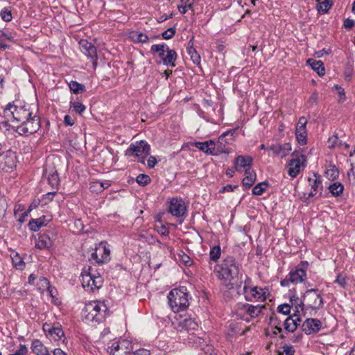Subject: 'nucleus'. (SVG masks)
I'll return each instance as SVG.
<instances>
[{
	"label": "nucleus",
	"mask_w": 355,
	"mask_h": 355,
	"mask_svg": "<svg viewBox=\"0 0 355 355\" xmlns=\"http://www.w3.org/2000/svg\"><path fill=\"white\" fill-rule=\"evenodd\" d=\"M85 320L88 324L96 325L103 322L109 315V310L104 301H90L83 309Z\"/></svg>",
	"instance_id": "f257e3e1"
},
{
	"label": "nucleus",
	"mask_w": 355,
	"mask_h": 355,
	"mask_svg": "<svg viewBox=\"0 0 355 355\" xmlns=\"http://www.w3.org/2000/svg\"><path fill=\"white\" fill-rule=\"evenodd\" d=\"M33 113V110L29 105L19 106L10 103L6 106L3 110L5 117L11 122V125L19 124L27 117H31Z\"/></svg>",
	"instance_id": "f03ea898"
},
{
	"label": "nucleus",
	"mask_w": 355,
	"mask_h": 355,
	"mask_svg": "<svg viewBox=\"0 0 355 355\" xmlns=\"http://www.w3.org/2000/svg\"><path fill=\"white\" fill-rule=\"evenodd\" d=\"M168 304L174 312L187 309L189 305L187 289L184 286L171 290L168 295Z\"/></svg>",
	"instance_id": "7ed1b4c3"
},
{
	"label": "nucleus",
	"mask_w": 355,
	"mask_h": 355,
	"mask_svg": "<svg viewBox=\"0 0 355 355\" xmlns=\"http://www.w3.org/2000/svg\"><path fill=\"white\" fill-rule=\"evenodd\" d=\"M12 129L16 131L19 135L28 136L36 132L40 128V118L34 112L31 117L22 121L19 124L10 125Z\"/></svg>",
	"instance_id": "20e7f679"
},
{
	"label": "nucleus",
	"mask_w": 355,
	"mask_h": 355,
	"mask_svg": "<svg viewBox=\"0 0 355 355\" xmlns=\"http://www.w3.org/2000/svg\"><path fill=\"white\" fill-rule=\"evenodd\" d=\"M216 272L218 278L224 280H230L234 277H238L239 275V266L234 257H227L218 266Z\"/></svg>",
	"instance_id": "39448f33"
},
{
	"label": "nucleus",
	"mask_w": 355,
	"mask_h": 355,
	"mask_svg": "<svg viewBox=\"0 0 355 355\" xmlns=\"http://www.w3.org/2000/svg\"><path fill=\"white\" fill-rule=\"evenodd\" d=\"M323 304L322 297L318 293V289L311 288L307 290L302 297V300L300 301V307L301 311L304 310V306L311 308L312 309H318Z\"/></svg>",
	"instance_id": "423d86ee"
},
{
	"label": "nucleus",
	"mask_w": 355,
	"mask_h": 355,
	"mask_svg": "<svg viewBox=\"0 0 355 355\" xmlns=\"http://www.w3.org/2000/svg\"><path fill=\"white\" fill-rule=\"evenodd\" d=\"M306 156L299 154L297 151L292 153V159L286 165L288 173L292 178H295L300 172L301 168L304 166Z\"/></svg>",
	"instance_id": "0eeeda50"
},
{
	"label": "nucleus",
	"mask_w": 355,
	"mask_h": 355,
	"mask_svg": "<svg viewBox=\"0 0 355 355\" xmlns=\"http://www.w3.org/2000/svg\"><path fill=\"white\" fill-rule=\"evenodd\" d=\"M17 156L11 150L0 153V170L8 172L15 168Z\"/></svg>",
	"instance_id": "6e6552de"
},
{
	"label": "nucleus",
	"mask_w": 355,
	"mask_h": 355,
	"mask_svg": "<svg viewBox=\"0 0 355 355\" xmlns=\"http://www.w3.org/2000/svg\"><path fill=\"white\" fill-rule=\"evenodd\" d=\"M306 278V272L302 268L299 267L290 271L288 275L281 281L280 284L282 286H289L291 283L297 284L304 282Z\"/></svg>",
	"instance_id": "1a4fd4ad"
},
{
	"label": "nucleus",
	"mask_w": 355,
	"mask_h": 355,
	"mask_svg": "<svg viewBox=\"0 0 355 355\" xmlns=\"http://www.w3.org/2000/svg\"><path fill=\"white\" fill-rule=\"evenodd\" d=\"M128 151L136 157H141L140 162L144 163V157L150 155V146L146 141L141 140L132 144Z\"/></svg>",
	"instance_id": "9d476101"
},
{
	"label": "nucleus",
	"mask_w": 355,
	"mask_h": 355,
	"mask_svg": "<svg viewBox=\"0 0 355 355\" xmlns=\"http://www.w3.org/2000/svg\"><path fill=\"white\" fill-rule=\"evenodd\" d=\"M251 282V279L245 276V278L244 279V286L243 287V294H245V297L246 300L248 301H252L253 299H256L257 300L263 301L266 300V295L265 292H263V289L261 288H259L257 286H255L254 288H250V293H248V284H250Z\"/></svg>",
	"instance_id": "9b49d317"
},
{
	"label": "nucleus",
	"mask_w": 355,
	"mask_h": 355,
	"mask_svg": "<svg viewBox=\"0 0 355 355\" xmlns=\"http://www.w3.org/2000/svg\"><path fill=\"white\" fill-rule=\"evenodd\" d=\"M80 51L89 58L91 59L93 67L95 69L97 65V50L96 46L86 40H81L79 42Z\"/></svg>",
	"instance_id": "f8f14e48"
},
{
	"label": "nucleus",
	"mask_w": 355,
	"mask_h": 355,
	"mask_svg": "<svg viewBox=\"0 0 355 355\" xmlns=\"http://www.w3.org/2000/svg\"><path fill=\"white\" fill-rule=\"evenodd\" d=\"M110 250L106 248L105 245L100 243L95 248V251L92 253L90 260L94 261L96 263H103L110 259Z\"/></svg>",
	"instance_id": "ddd939ff"
},
{
	"label": "nucleus",
	"mask_w": 355,
	"mask_h": 355,
	"mask_svg": "<svg viewBox=\"0 0 355 355\" xmlns=\"http://www.w3.org/2000/svg\"><path fill=\"white\" fill-rule=\"evenodd\" d=\"M168 211L173 216L182 217L186 214L187 207L181 198H173L169 202Z\"/></svg>",
	"instance_id": "4468645a"
},
{
	"label": "nucleus",
	"mask_w": 355,
	"mask_h": 355,
	"mask_svg": "<svg viewBox=\"0 0 355 355\" xmlns=\"http://www.w3.org/2000/svg\"><path fill=\"white\" fill-rule=\"evenodd\" d=\"M132 351L131 343L126 340L114 343L110 349L112 355H130Z\"/></svg>",
	"instance_id": "2eb2a0df"
},
{
	"label": "nucleus",
	"mask_w": 355,
	"mask_h": 355,
	"mask_svg": "<svg viewBox=\"0 0 355 355\" xmlns=\"http://www.w3.org/2000/svg\"><path fill=\"white\" fill-rule=\"evenodd\" d=\"M253 159L251 156L239 155L234 160V168L236 171L242 173L246 170L252 169Z\"/></svg>",
	"instance_id": "dca6fc26"
},
{
	"label": "nucleus",
	"mask_w": 355,
	"mask_h": 355,
	"mask_svg": "<svg viewBox=\"0 0 355 355\" xmlns=\"http://www.w3.org/2000/svg\"><path fill=\"white\" fill-rule=\"evenodd\" d=\"M307 120L304 116H302L299 119L295 128V136L298 143L301 145H304L306 143V125Z\"/></svg>",
	"instance_id": "f3484780"
},
{
	"label": "nucleus",
	"mask_w": 355,
	"mask_h": 355,
	"mask_svg": "<svg viewBox=\"0 0 355 355\" xmlns=\"http://www.w3.org/2000/svg\"><path fill=\"white\" fill-rule=\"evenodd\" d=\"M321 327V321L315 318H307L302 324V329L306 335L319 331Z\"/></svg>",
	"instance_id": "a211bd4d"
},
{
	"label": "nucleus",
	"mask_w": 355,
	"mask_h": 355,
	"mask_svg": "<svg viewBox=\"0 0 355 355\" xmlns=\"http://www.w3.org/2000/svg\"><path fill=\"white\" fill-rule=\"evenodd\" d=\"M268 149L272 151L275 156L284 158L288 155L292 148L290 143H284L283 144H272Z\"/></svg>",
	"instance_id": "6ab92c4d"
},
{
	"label": "nucleus",
	"mask_w": 355,
	"mask_h": 355,
	"mask_svg": "<svg viewBox=\"0 0 355 355\" xmlns=\"http://www.w3.org/2000/svg\"><path fill=\"white\" fill-rule=\"evenodd\" d=\"M215 146V142L213 140H209L204 142L196 141L193 144V146H195L207 155H216Z\"/></svg>",
	"instance_id": "aec40b11"
},
{
	"label": "nucleus",
	"mask_w": 355,
	"mask_h": 355,
	"mask_svg": "<svg viewBox=\"0 0 355 355\" xmlns=\"http://www.w3.org/2000/svg\"><path fill=\"white\" fill-rule=\"evenodd\" d=\"M44 176L47 179L49 184L52 187L58 186L59 182L58 175L53 167H46L44 172Z\"/></svg>",
	"instance_id": "412c9836"
},
{
	"label": "nucleus",
	"mask_w": 355,
	"mask_h": 355,
	"mask_svg": "<svg viewBox=\"0 0 355 355\" xmlns=\"http://www.w3.org/2000/svg\"><path fill=\"white\" fill-rule=\"evenodd\" d=\"M179 327H180V331H192L196 330L198 327V324L195 321L193 318H185L179 322Z\"/></svg>",
	"instance_id": "4be33fe9"
},
{
	"label": "nucleus",
	"mask_w": 355,
	"mask_h": 355,
	"mask_svg": "<svg viewBox=\"0 0 355 355\" xmlns=\"http://www.w3.org/2000/svg\"><path fill=\"white\" fill-rule=\"evenodd\" d=\"M52 244V240L49 236L46 234L40 235L35 242V246L39 249L50 248Z\"/></svg>",
	"instance_id": "5701e85b"
},
{
	"label": "nucleus",
	"mask_w": 355,
	"mask_h": 355,
	"mask_svg": "<svg viewBox=\"0 0 355 355\" xmlns=\"http://www.w3.org/2000/svg\"><path fill=\"white\" fill-rule=\"evenodd\" d=\"M233 135H234V131L229 130V131H226L225 132H224L219 137L218 141L219 146H218V148H220L221 152H223L225 153H230V150H223L221 146H225V144H229L230 141H232Z\"/></svg>",
	"instance_id": "b1692460"
},
{
	"label": "nucleus",
	"mask_w": 355,
	"mask_h": 355,
	"mask_svg": "<svg viewBox=\"0 0 355 355\" xmlns=\"http://www.w3.org/2000/svg\"><path fill=\"white\" fill-rule=\"evenodd\" d=\"M328 147L329 148H340L344 149L349 148V146L343 142L339 138L337 134L332 135L328 139Z\"/></svg>",
	"instance_id": "393cba45"
},
{
	"label": "nucleus",
	"mask_w": 355,
	"mask_h": 355,
	"mask_svg": "<svg viewBox=\"0 0 355 355\" xmlns=\"http://www.w3.org/2000/svg\"><path fill=\"white\" fill-rule=\"evenodd\" d=\"M264 308L265 306L263 305L258 304L257 306H253L249 304H245L243 305L242 309L252 318H254L258 316Z\"/></svg>",
	"instance_id": "a878e982"
},
{
	"label": "nucleus",
	"mask_w": 355,
	"mask_h": 355,
	"mask_svg": "<svg viewBox=\"0 0 355 355\" xmlns=\"http://www.w3.org/2000/svg\"><path fill=\"white\" fill-rule=\"evenodd\" d=\"M256 173L252 170H246L245 178L243 179L242 184L245 189L250 188L256 181Z\"/></svg>",
	"instance_id": "bb28decb"
},
{
	"label": "nucleus",
	"mask_w": 355,
	"mask_h": 355,
	"mask_svg": "<svg viewBox=\"0 0 355 355\" xmlns=\"http://www.w3.org/2000/svg\"><path fill=\"white\" fill-rule=\"evenodd\" d=\"M187 53L190 55L192 62L196 64L200 65V56L197 51L193 48V44L192 40H190L188 44Z\"/></svg>",
	"instance_id": "cd10ccee"
},
{
	"label": "nucleus",
	"mask_w": 355,
	"mask_h": 355,
	"mask_svg": "<svg viewBox=\"0 0 355 355\" xmlns=\"http://www.w3.org/2000/svg\"><path fill=\"white\" fill-rule=\"evenodd\" d=\"M31 349L36 355H44L48 352L47 348L37 339L34 340L31 344Z\"/></svg>",
	"instance_id": "c85d7f7f"
},
{
	"label": "nucleus",
	"mask_w": 355,
	"mask_h": 355,
	"mask_svg": "<svg viewBox=\"0 0 355 355\" xmlns=\"http://www.w3.org/2000/svg\"><path fill=\"white\" fill-rule=\"evenodd\" d=\"M45 216H42L37 219H31L28 223V227L31 231L37 232L38 231L42 226H45L46 224L45 223Z\"/></svg>",
	"instance_id": "c756f323"
},
{
	"label": "nucleus",
	"mask_w": 355,
	"mask_h": 355,
	"mask_svg": "<svg viewBox=\"0 0 355 355\" xmlns=\"http://www.w3.org/2000/svg\"><path fill=\"white\" fill-rule=\"evenodd\" d=\"M166 55L163 58L162 62L166 66L175 67V62L177 59V53L176 52L168 48V50L166 51Z\"/></svg>",
	"instance_id": "7c9ffc66"
},
{
	"label": "nucleus",
	"mask_w": 355,
	"mask_h": 355,
	"mask_svg": "<svg viewBox=\"0 0 355 355\" xmlns=\"http://www.w3.org/2000/svg\"><path fill=\"white\" fill-rule=\"evenodd\" d=\"M307 63L311 66V68L316 71L319 76H323L324 74V67L322 61L309 59L307 60Z\"/></svg>",
	"instance_id": "2f4dec72"
},
{
	"label": "nucleus",
	"mask_w": 355,
	"mask_h": 355,
	"mask_svg": "<svg viewBox=\"0 0 355 355\" xmlns=\"http://www.w3.org/2000/svg\"><path fill=\"white\" fill-rule=\"evenodd\" d=\"M309 181L312 183H310L311 185V191L309 193V197H314L316 196L317 192L318 191V189L320 187L322 188V182L319 178H317L316 175H315L314 179H311V178H309Z\"/></svg>",
	"instance_id": "473e14b6"
},
{
	"label": "nucleus",
	"mask_w": 355,
	"mask_h": 355,
	"mask_svg": "<svg viewBox=\"0 0 355 355\" xmlns=\"http://www.w3.org/2000/svg\"><path fill=\"white\" fill-rule=\"evenodd\" d=\"M129 37L134 42L144 43L148 40V36L146 33L139 31H131Z\"/></svg>",
	"instance_id": "72a5a7b5"
},
{
	"label": "nucleus",
	"mask_w": 355,
	"mask_h": 355,
	"mask_svg": "<svg viewBox=\"0 0 355 355\" xmlns=\"http://www.w3.org/2000/svg\"><path fill=\"white\" fill-rule=\"evenodd\" d=\"M328 189L334 196H340L343 193L344 187L340 182H334L329 186Z\"/></svg>",
	"instance_id": "f704fd0d"
},
{
	"label": "nucleus",
	"mask_w": 355,
	"mask_h": 355,
	"mask_svg": "<svg viewBox=\"0 0 355 355\" xmlns=\"http://www.w3.org/2000/svg\"><path fill=\"white\" fill-rule=\"evenodd\" d=\"M168 50V46L165 44H153L151 48V52L158 53V55L163 60L165 57V53Z\"/></svg>",
	"instance_id": "c9c22d12"
},
{
	"label": "nucleus",
	"mask_w": 355,
	"mask_h": 355,
	"mask_svg": "<svg viewBox=\"0 0 355 355\" xmlns=\"http://www.w3.org/2000/svg\"><path fill=\"white\" fill-rule=\"evenodd\" d=\"M49 335L54 340H59L64 336V331L60 326L53 327L48 330Z\"/></svg>",
	"instance_id": "e433bc0d"
},
{
	"label": "nucleus",
	"mask_w": 355,
	"mask_h": 355,
	"mask_svg": "<svg viewBox=\"0 0 355 355\" xmlns=\"http://www.w3.org/2000/svg\"><path fill=\"white\" fill-rule=\"evenodd\" d=\"M69 87L71 91L76 94L83 93L85 91V87L83 84H80L76 81L71 80L69 83Z\"/></svg>",
	"instance_id": "4c0bfd02"
},
{
	"label": "nucleus",
	"mask_w": 355,
	"mask_h": 355,
	"mask_svg": "<svg viewBox=\"0 0 355 355\" xmlns=\"http://www.w3.org/2000/svg\"><path fill=\"white\" fill-rule=\"evenodd\" d=\"M221 254V249L220 245H214L209 252L210 259L213 261H217Z\"/></svg>",
	"instance_id": "58836bf2"
},
{
	"label": "nucleus",
	"mask_w": 355,
	"mask_h": 355,
	"mask_svg": "<svg viewBox=\"0 0 355 355\" xmlns=\"http://www.w3.org/2000/svg\"><path fill=\"white\" fill-rule=\"evenodd\" d=\"M284 329L288 332H293L297 329L293 316L287 318L284 323Z\"/></svg>",
	"instance_id": "ea45409f"
},
{
	"label": "nucleus",
	"mask_w": 355,
	"mask_h": 355,
	"mask_svg": "<svg viewBox=\"0 0 355 355\" xmlns=\"http://www.w3.org/2000/svg\"><path fill=\"white\" fill-rule=\"evenodd\" d=\"M72 109L76 113L81 115L86 109V107L80 102H70V110Z\"/></svg>",
	"instance_id": "a19ab883"
},
{
	"label": "nucleus",
	"mask_w": 355,
	"mask_h": 355,
	"mask_svg": "<svg viewBox=\"0 0 355 355\" xmlns=\"http://www.w3.org/2000/svg\"><path fill=\"white\" fill-rule=\"evenodd\" d=\"M268 184L266 182H263L257 184L252 189V194L256 196L261 195L268 187Z\"/></svg>",
	"instance_id": "79ce46f5"
},
{
	"label": "nucleus",
	"mask_w": 355,
	"mask_h": 355,
	"mask_svg": "<svg viewBox=\"0 0 355 355\" xmlns=\"http://www.w3.org/2000/svg\"><path fill=\"white\" fill-rule=\"evenodd\" d=\"M92 279L93 276L89 273L82 275L81 282L83 287L87 291H90Z\"/></svg>",
	"instance_id": "37998d69"
},
{
	"label": "nucleus",
	"mask_w": 355,
	"mask_h": 355,
	"mask_svg": "<svg viewBox=\"0 0 355 355\" xmlns=\"http://www.w3.org/2000/svg\"><path fill=\"white\" fill-rule=\"evenodd\" d=\"M325 173L328 179L334 180L338 176L339 171L335 166H331L330 168L327 169Z\"/></svg>",
	"instance_id": "c03bdc74"
},
{
	"label": "nucleus",
	"mask_w": 355,
	"mask_h": 355,
	"mask_svg": "<svg viewBox=\"0 0 355 355\" xmlns=\"http://www.w3.org/2000/svg\"><path fill=\"white\" fill-rule=\"evenodd\" d=\"M331 6H332L331 0H324L323 2L320 3V5L318 7V10L319 12H322V13H326L331 8Z\"/></svg>",
	"instance_id": "a18cd8bd"
},
{
	"label": "nucleus",
	"mask_w": 355,
	"mask_h": 355,
	"mask_svg": "<svg viewBox=\"0 0 355 355\" xmlns=\"http://www.w3.org/2000/svg\"><path fill=\"white\" fill-rule=\"evenodd\" d=\"M137 182L141 186H146L150 182V178L145 174H139L136 178Z\"/></svg>",
	"instance_id": "49530a36"
},
{
	"label": "nucleus",
	"mask_w": 355,
	"mask_h": 355,
	"mask_svg": "<svg viewBox=\"0 0 355 355\" xmlns=\"http://www.w3.org/2000/svg\"><path fill=\"white\" fill-rule=\"evenodd\" d=\"M0 16L1 19L6 22L10 21L12 19L11 10L6 8H3L0 12Z\"/></svg>",
	"instance_id": "de8ad7c7"
},
{
	"label": "nucleus",
	"mask_w": 355,
	"mask_h": 355,
	"mask_svg": "<svg viewBox=\"0 0 355 355\" xmlns=\"http://www.w3.org/2000/svg\"><path fill=\"white\" fill-rule=\"evenodd\" d=\"M102 286V279L100 276H93V279L91 283L90 291H93L96 288H99Z\"/></svg>",
	"instance_id": "09e8293b"
},
{
	"label": "nucleus",
	"mask_w": 355,
	"mask_h": 355,
	"mask_svg": "<svg viewBox=\"0 0 355 355\" xmlns=\"http://www.w3.org/2000/svg\"><path fill=\"white\" fill-rule=\"evenodd\" d=\"M155 229L162 236H167L169 234L168 229L162 224L155 225Z\"/></svg>",
	"instance_id": "8fccbe9b"
},
{
	"label": "nucleus",
	"mask_w": 355,
	"mask_h": 355,
	"mask_svg": "<svg viewBox=\"0 0 355 355\" xmlns=\"http://www.w3.org/2000/svg\"><path fill=\"white\" fill-rule=\"evenodd\" d=\"M89 189L92 193H101L102 189L99 181H94L91 182Z\"/></svg>",
	"instance_id": "3c124183"
},
{
	"label": "nucleus",
	"mask_w": 355,
	"mask_h": 355,
	"mask_svg": "<svg viewBox=\"0 0 355 355\" xmlns=\"http://www.w3.org/2000/svg\"><path fill=\"white\" fill-rule=\"evenodd\" d=\"M175 33V28H170L162 33V37L165 40H169L171 39Z\"/></svg>",
	"instance_id": "603ef678"
},
{
	"label": "nucleus",
	"mask_w": 355,
	"mask_h": 355,
	"mask_svg": "<svg viewBox=\"0 0 355 355\" xmlns=\"http://www.w3.org/2000/svg\"><path fill=\"white\" fill-rule=\"evenodd\" d=\"M283 349V352L279 355H293L295 353L294 347L292 345H285Z\"/></svg>",
	"instance_id": "864d4df0"
},
{
	"label": "nucleus",
	"mask_w": 355,
	"mask_h": 355,
	"mask_svg": "<svg viewBox=\"0 0 355 355\" xmlns=\"http://www.w3.org/2000/svg\"><path fill=\"white\" fill-rule=\"evenodd\" d=\"M12 263L16 267H18L19 268H22L24 263L22 259L19 257L17 253H16L15 257H12Z\"/></svg>",
	"instance_id": "5fc2aeb1"
},
{
	"label": "nucleus",
	"mask_w": 355,
	"mask_h": 355,
	"mask_svg": "<svg viewBox=\"0 0 355 355\" xmlns=\"http://www.w3.org/2000/svg\"><path fill=\"white\" fill-rule=\"evenodd\" d=\"M28 348L24 345H20L19 348L13 354L9 355H27Z\"/></svg>",
	"instance_id": "6e6d98bb"
},
{
	"label": "nucleus",
	"mask_w": 355,
	"mask_h": 355,
	"mask_svg": "<svg viewBox=\"0 0 355 355\" xmlns=\"http://www.w3.org/2000/svg\"><path fill=\"white\" fill-rule=\"evenodd\" d=\"M277 309L279 313H283L284 315H288L290 313L291 306L287 304H284L279 305Z\"/></svg>",
	"instance_id": "4d7b16f0"
},
{
	"label": "nucleus",
	"mask_w": 355,
	"mask_h": 355,
	"mask_svg": "<svg viewBox=\"0 0 355 355\" xmlns=\"http://www.w3.org/2000/svg\"><path fill=\"white\" fill-rule=\"evenodd\" d=\"M290 300H291V302L292 303V305L295 306V308L297 309L296 311L300 313V309H300V305H299L300 304V302H299L300 300H299L298 297L295 295H291L290 297Z\"/></svg>",
	"instance_id": "13d9d810"
},
{
	"label": "nucleus",
	"mask_w": 355,
	"mask_h": 355,
	"mask_svg": "<svg viewBox=\"0 0 355 355\" xmlns=\"http://www.w3.org/2000/svg\"><path fill=\"white\" fill-rule=\"evenodd\" d=\"M318 93L315 92H313L311 96L309 97V103L311 105H313L314 104H316L318 101Z\"/></svg>",
	"instance_id": "bf43d9fd"
},
{
	"label": "nucleus",
	"mask_w": 355,
	"mask_h": 355,
	"mask_svg": "<svg viewBox=\"0 0 355 355\" xmlns=\"http://www.w3.org/2000/svg\"><path fill=\"white\" fill-rule=\"evenodd\" d=\"M270 322L272 324L275 325V330L273 332L274 334H277L278 333H280L282 331V328L279 326V322H277V319H273L272 318H271Z\"/></svg>",
	"instance_id": "052dcab7"
},
{
	"label": "nucleus",
	"mask_w": 355,
	"mask_h": 355,
	"mask_svg": "<svg viewBox=\"0 0 355 355\" xmlns=\"http://www.w3.org/2000/svg\"><path fill=\"white\" fill-rule=\"evenodd\" d=\"M335 282L340 286L344 287L346 284L345 277L342 275H338L335 280Z\"/></svg>",
	"instance_id": "680f3d73"
},
{
	"label": "nucleus",
	"mask_w": 355,
	"mask_h": 355,
	"mask_svg": "<svg viewBox=\"0 0 355 355\" xmlns=\"http://www.w3.org/2000/svg\"><path fill=\"white\" fill-rule=\"evenodd\" d=\"M355 22L353 19H346L344 21V27L347 29H352L354 26Z\"/></svg>",
	"instance_id": "e2e57ef3"
},
{
	"label": "nucleus",
	"mask_w": 355,
	"mask_h": 355,
	"mask_svg": "<svg viewBox=\"0 0 355 355\" xmlns=\"http://www.w3.org/2000/svg\"><path fill=\"white\" fill-rule=\"evenodd\" d=\"M64 123L66 125L71 126L74 124V119L70 115H65L64 117Z\"/></svg>",
	"instance_id": "0e129e2a"
},
{
	"label": "nucleus",
	"mask_w": 355,
	"mask_h": 355,
	"mask_svg": "<svg viewBox=\"0 0 355 355\" xmlns=\"http://www.w3.org/2000/svg\"><path fill=\"white\" fill-rule=\"evenodd\" d=\"M331 52V49H323L320 51H316L315 53V56L317 57V58H321L322 57L324 54H329Z\"/></svg>",
	"instance_id": "69168bd1"
},
{
	"label": "nucleus",
	"mask_w": 355,
	"mask_h": 355,
	"mask_svg": "<svg viewBox=\"0 0 355 355\" xmlns=\"http://www.w3.org/2000/svg\"><path fill=\"white\" fill-rule=\"evenodd\" d=\"M130 355H150V352L145 349H140L135 352H131Z\"/></svg>",
	"instance_id": "338daca9"
},
{
	"label": "nucleus",
	"mask_w": 355,
	"mask_h": 355,
	"mask_svg": "<svg viewBox=\"0 0 355 355\" xmlns=\"http://www.w3.org/2000/svg\"><path fill=\"white\" fill-rule=\"evenodd\" d=\"M157 164V159L154 156H150L148 159V166L150 168H153Z\"/></svg>",
	"instance_id": "774afa93"
}]
</instances>
